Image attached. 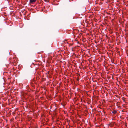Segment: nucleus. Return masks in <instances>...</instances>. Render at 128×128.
<instances>
[{"label":"nucleus","mask_w":128,"mask_h":128,"mask_svg":"<svg viewBox=\"0 0 128 128\" xmlns=\"http://www.w3.org/2000/svg\"><path fill=\"white\" fill-rule=\"evenodd\" d=\"M36 1V0H30V3L33 4L34 2Z\"/></svg>","instance_id":"f257e3e1"},{"label":"nucleus","mask_w":128,"mask_h":128,"mask_svg":"<svg viewBox=\"0 0 128 128\" xmlns=\"http://www.w3.org/2000/svg\"><path fill=\"white\" fill-rule=\"evenodd\" d=\"M112 112L113 114H116L117 112V111L116 110H113L112 111Z\"/></svg>","instance_id":"f03ea898"}]
</instances>
